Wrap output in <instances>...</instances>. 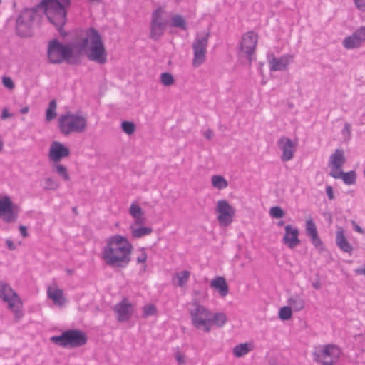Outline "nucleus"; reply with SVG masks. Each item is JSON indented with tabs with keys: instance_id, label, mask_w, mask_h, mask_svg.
I'll list each match as a JSON object with an SVG mask.
<instances>
[{
	"instance_id": "obj_25",
	"label": "nucleus",
	"mask_w": 365,
	"mask_h": 365,
	"mask_svg": "<svg viewBox=\"0 0 365 365\" xmlns=\"http://www.w3.org/2000/svg\"><path fill=\"white\" fill-rule=\"evenodd\" d=\"M336 244L343 252L351 255L353 247L346 240L341 227L336 232Z\"/></svg>"
},
{
	"instance_id": "obj_37",
	"label": "nucleus",
	"mask_w": 365,
	"mask_h": 365,
	"mask_svg": "<svg viewBox=\"0 0 365 365\" xmlns=\"http://www.w3.org/2000/svg\"><path fill=\"white\" fill-rule=\"evenodd\" d=\"M57 103L56 101L53 99L50 101L48 108L46 111V118L48 121H50L54 119L56 117V110Z\"/></svg>"
},
{
	"instance_id": "obj_47",
	"label": "nucleus",
	"mask_w": 365,
	"mask_h": 365,
	"mask_svg": "<svg viewBox=\"0 0 365 365\" xmlns=\"http://www.w3.org/2000/svg\"><path fill=\"white\" fill-rule=\"evenodd\" d=\"M2 83L9 89H13L15 86L13 80L10 77L4 76L2 78Z\"/></svg>"
},
{
	"instance_id": "obj_23",
	"label": "nucleus",
	"mask_w": 365,
	"mask_h": 365,
	"mask_svg": "<svg viewBox=\"0 0 365 365\" xmlns=\"http://www.w3.org/2000/svg\"><path fill=\"white\" fill-rule=\"evenodd\" d=\"M210 287L218 292L221 297L228 294L229 287L225 279L223 277L217 276L210 282Z\"/></svg>"
},
{
	"instance_id": "obj_31",
	"label": "nucleus",
	"mask_w": 365,
	"mask_h": 365,
	"mask_svg": "<svg viewBox=\"0 0 365 365\" xmlns=\"http://www.w3.org/2000/svg\"><path fill=\"white\" fill-rule=\"evenodd\" d=\"M48 295L51 299H53L56 304L62 305L66 302V299L63 296V292L62 289H56L51 291V289H48Z\"/></svg>"
},
{
	"instance_id": "obj_34",
	"label": "nucleus",
	"mask_w": 365,
	"mask_h": 365,
	"mask_svg": "<svg viewBox=\"0 0 365 365\" xmlns=\"http://www.w3.org/2000/svg\"><path fill=\"white\" fill-rule=\"evenodd\" d=\"M52 170L60 175L64 181L70 180V176L66 166L62 164L54 163L52 165Z\"/></svg>"
},
{
	"instance_id": "obj_35",
	"label": "nucleus",
	"mask_w": 365,
	"mask_h": 365,
	"mask_svg": "<svg viewBox=\"0 0 365 365\" xmlns=\"http://www.w3.org/2000/svg\"><path fill=\"white\" fill-rule=\"evenodd\" d=\"M211 181L212 186L219 190L225 189L228 185L227 181L222 175H213L212 177Z\"/></svg>"
},
{
	"instance_id": "obj_43",
	"label": "nucleus",
	"mask_w": 365,
	"mask_h": 365,
	"mask_svg": "<svg viewBox=\"0 0 365 365\" xmlns=\"http://www.w3.org/2000/svg\"><path fill=\"white\" fill-rule=\"evenodd\" d=\"M269 214L272 217L278 219L284 215V212L281 207L274 206L270 209Z\"/></svg>"
},
{
	"instance_id": "obj_14",
	"label": "nucleus",
	"mask_w": 365,
	"mask_h": 365,
	"mask_svg": "<svg viewBox=\"0 0 365 365\" xmlns=\"http://www.w3.org/2000/svg\"><path fill=\"white\" fill-rule=\"evenodd\" d=\"M293 58L294 56L291 54H285L279 58L275 57L274 54H270L267 56L269 69L271 71H287Z\"/></svg>"
},
{
	"instance_id": "obj_2",
	"label": "nucleus",
	"mask_w": 365,
	"mask_h": 365,
	"mask_svg": "<svg viewBox=\"0 0 365 365\" xmlns=\"http://www.w3.org/2000/svg\"><path fill=\"white\" fill-rule=\"evenodd\" d=\"M71 0H41L32 8H25L22 10L26 14L30 16L34 21L38 10L42 9L49 23L65 36L67 33L63 27L67 21L66 8L70 6Z\"/></svg>"
},
{
	"instance_id": "obj_58",
	"label": "nucleus",
	"mask_w": 365,
	"mask_h": 365,
	"mask_svg": "<svg viewBox=\"0 0 365 365\" xmlns=\"http://www.w3.org/2000/svg\"><path fill=\"white\" fill-rule=\"evenodd\" d=\"M355 273L358 275L364 274L365 275V267L364 268H358L355 270Z\"/></svg>"
},
{
	"instance_id": "obj_63",
	"label": "nucleus",
	"mask_w": 365,
	"mask_h": 365,
	"mask_svg": "<svg viewBox=\"0 0 365 365\" xmlns=\"http://www.w3.org/2000/svg\"><path fill=\"white\" fill-rule=\"evenodd\" d=\"M284 221L281 220V221L278 222L277 225L278 226H282L284 225Z\"/></svg>"
},
{
	"instance_id": "obj_45",
	"label": "nucleus",
	"mask_w": 365,
	"mask_h": 365,
	"mask_svg": "<svg viewBox=\"0 0 365 365\" xmlns=\"http://www.w3.org/2000/svg\"><path fill=\"white\" fill-rule=\"evenodd\" d=\"M46 185L45 190H56L59 187V184L51 178L46 179Z\"/></svg>"
},
{
	"instance_id": "obj_36",
	"label": "nucleus",
	"mask_w": 365,
	"mask_h": 365,
	"mask_svg": "<svg viewBox=\"0 0 365 365\" xmlns=\"http://www.w3.org/2000/svg\"><path fill=\"white\" fill-rule=\"evenodd\" d=\"M190 276V272L188 270H184L180 272L175 273V277L178 280V287H183L187 283Z\"/></svg>"
},
{
	"instance_id": "obj_17",
	"label": "nucleus",
	"mask_w": 365,
	"mask_h": 365,
	"mask_svg": "<svg viewBox=\"0 0 365 365\" xmlns=\"http://www.w3.org/2000/svg\"><path fill=\"white\" fill-rule=\"evenodd\" d=\"M68 148L58 141H53L49 148L48 158L54 163L59 162L62 158L70 155Z\"/></svg>"
},
{
	"instance_id": "obj_6",
	"label": "nucleus",
	"mask_w": 365,
	"mask_h": 365,
	"mask_svg": "<svg viewBox=\"0 0 365 365\" xmlns=\"http://www.w3.org/2000/svg\"><path fill=\"white\" fill-rule=\"evenodd\" d=\"M73 52V48L70 44H62L56 38L48 42L47 56L50 63L59 64L64 61L72 63L70 58Z\"/></svg>"
},
{
	"instance_id": "obj_52",
	"label": "nucleus",
	"mask_w": 365,
	"mask_h": 365,
	"mask_svg": "<svg viewBox=\"0 0 365 365\" xmlns=\"http://www.w3.org/2000/svg\"><path fill=\"white\" fill-rule=\"evenodd\" d=\"M342 133L344 134L346 133L348 134V135H351V125L349 123H346L344 124Z\"/></svg>"
},
{
	"instance_id": "obj_7",
	"label": "nucleus",
	"mask_w": 365,
	"mask_h": 365,
	"mask_svg": "<svg viewBox=\"0 0 365 365\" xmlns=\"http://www.w3.org/2000/svg\"><path fill=\"white\" fill-rule=\"evenodd\" d=\"M340 355V349L333 344L315 347L312 353L313 361L320 365H335L339 361Z\"/></svg>"
},
{
	"instance_id": "obj_16",
	"label": "nucleus",
	"mask_w": 365,
	"mask_h": 365,
	"mask_svg": "<svg viewBox=\"0 0 365 365\" xmlns=\"http://www.w3.org/2000/svg\"><path fill=\"white\" fill-rule=\"evenodd\" d=\"M365 41V26L354 31L352 35L346 37L342 42L344 47L346 49H353L361 46Z\"/></svg>"
},
{
	"instance_id": "obj_30",
	"label": "nucleus",
	"mask_w": 365,
	"mask_h": 365,
	"mask_svg": "<svg viewBox=\"0 0 365 365\" xmlns=\"http://www.w3.org/2000/svg\"><path fill=\"white\" fill-rule=\"evenodd\" d=\"M252 350V346L251 344L248 343H241L236 345L233 348V354L235 357L240 358L245 356L250 351Z\"/></svg>"
},
{
	"instance_id": "obj_55",
	"label": "nucleus",
	"mask_w": 365,
	"mask_h": 365,
	"mask_svg": "<svg viewBox=\"0 0 365 365\" xmlns=\"http://www.w3.org/2000/svg\"><path fill=\"white\" fill-rule=\"evenodd\" d=\"M19 230H20V232H21V235L26 237L28 236V232H27V228L26 226L24 225H20L19 227Z\"/></svg>"
},
{
	"instance_id": "obj_3",
	"label": "nucleus",
	"mask_w": 365,
	"mask_h": 365,
	"mask_svg": "<svg viewBox=\"0 0 365 365\" xmlns=\"http://www.w3.org/2000/svg\"><path fill=\"white\" fill-rule=\"evenodd\" d=\"M86 36L74 45L80 51H86L87 58L100 65L107 62L108 53L102 36L94 27H89L86 31Z\"/></svg>"
},
{
	"instance_id": "obj_60",
	"label": "nucleus",
	"mask_w": 365,
	"mask_h": 365,
	"mask_svg": "<svg viewBox=\"0 0 365 365\" xmlns=\"http://www.w3.org/2000/svg\"><path fill=\"white\" fill-rule=\"evenodd\" d=\"M29 107H27V106L26 107H24V108H21L20 113L21 114H26V113H27L29 112Z\"/></svg>"
},
{
	"instance_id": "obj_13",
	"label": "nucleus",
	"mask_w": 365,
	"mask_h": 365,
	"mask_svg": "<svg viewBox=\"0 0 365 365\" xmlns=\"http://www.w3.org/2000/svg\"><path fill=\"white\" fill-rule=\"evenodd\" d=\"M1 217L6 223L14 222L18 217V212L14 211L13 202L8 196L0 199V218Z\"/></svg>"
},
{
	"instance_id": "obj_4",
	"label": "nucleus",
	"mask_w": 365,
	"mask_h": 365,
	"mask_svg": "<svg viewBox=\"0 0 365 365\" xmlns=\"http://www.w3.org/2000/svg\"><path fill=\"white\" fill-rule=\"evenodd\" d=\"M86 118L78 113L68 111L58 118V129L66 136L73 133H82L86 130Z\"/></svg>"
},
{
	"instance_id": "obj_22",
	"label": "nucleus",
	"mask_w": 365,
	"mask_h": 365,
	"mask_svg": "<svg viewBox=\"0 0 365 365\" xmlns=\"http://www.w3.org/2000/svg\"><path fill=\"white\" fill-rule=\"evenodd\" d=\"M329 164L331 165V172H339L341 170L343 165L346 163L344 151L342 149H336L329 157Z\"/></svg>"
},
{
	"instance_id": "obj_50",
	"label": "nucleus",
	"mask_w": 365,
	"mask_h": 365,
	"mask_svg": "<svg viewBox=\"0 0 365 365\" xmlns=\"http://www.w3.org/2000/svg\"><path fill=\"white\" fill-rule=\"evenodd\" d=\"M175 358L179 364H185V356L182 354H181L180 352H178L175 354Z\"/></svg>"
},
{
	"instance_id": "obj_5",
	"label": "nucleus",
	"mask_w": 365,
	"mask_h": 365,
	"mask_svg": "<svg viewBox=\"0 0 365 365\" xmlns=\"http://www.w3.org/2000/svg\"><path fill=\"white\" fill-rule=\"evenodd\" d=\"M50 340L63 348H77L85 345L88 341V337L83 331L72 329L63 331L59 336H53Z\"/></svg>"
},
{
	"instance_id": "obj_8",
	"label": "nucleus",
	"mask_w": 365,
	"mask_h": 365,
	"mask_svg": "<svg viewBox=\"0 0 365 365\" xmlns=\"http://www.w3.org/2000/svg\"><path fill=\"white\" fill-rule=\"evenodd\" d=\"M258 41V34L252 31L245 33L238 46V58H246L249 66L252 65Z\"/></svg>"
},
{
	"instance_id": "obj_10",
	"label": "nucleus",
	"mask_w": 365,
	"mask_h": 365,
	"mask_svg": "<svg viewBox=\"0 0 365 365\" xmlns=\"http://www.w3.org/2000/svg\"><path fill=\"white\" fill-rule=\"evenodd\" d=\"M195 308L190 311L192 325L205 332L210 320L211 311L198 302H194Z\"/></svg>"
},
{
	"instance_id": "obj_39",
	"label": "nucleus",
	"mask_w": 365,
	"mask_h": 365,
	"mask_svg": "<svg viewBox=\"0 0 365 365\" xmlns=\"http://www.w3.org/2000/svg\"><path fill=\"white\" fill-rule=\"evenodd\" d=\"M160 82L165 86H169L175 83L173 76L169 72H164L160 74Z\"/></svg>"
},
{
	"instance_id": "obj_33",
	"label": "nucleus",
	"mask_w": 365,
	"mask_h": 365,
	"mask_svg": "<svg viewBox=\"0 0 365 365\" xmlns=\"http://www.w3.org/2000/svg\"><path fill=\"white\" fill-rule=\"evenodd\" d=\"M170 26L175 28H179L183 31L187 29L185 19L182 16L179 14H175L172 17Z\"/></svg>"
},
{
	"instance_id": "obj_18",
	"label": "nucleus",
	"mask_w": 365,
	"mask_h": 365,
	"mask_svg": "<svg viewBox=\"0 0 365 365\" xmlns=\"http://www.w3.org/2000/svg\"><path fill=\"white\" fill-rule=\"evenodd\" d=\"M113 311L117 314V320L119 322H126L133 314V304L124 298L114 306Z\"/></svg>"
},
{
	"instance_id": "obj_48",
	"label": "nucleus",
	"mask_w": 365,
	"mask_h": 365,
	"mask_svg": "<svg viewBox=\"0 0 365 365\" xmlns=\"http://www.w3.org/2000/svg\"><path fill=\"white\" fill-rule=\"evenodd\" d=\"M356 7L361 11L365 12V0H354Z\"/></svg>"
},
{
	"instance_id": "obj_19",
	"label": "nucleus",
	"mask_w": 365,
	"mask_h": 365,
	"mask_svg": "<svg viewBox=\"0 0 365 365\" xmlns=\"http://www.w3.org/2000/svg\"><path fill=\"white\" fill-rule=\"evenodd\" d=\"M299 232L297 227L292 225H287L284 227V235L282 239L283 242L290 249H293L300 244L299 239Z\"/></svg>"
},
{
	"instance_id": "obj_42",
	"label": "nucleus",
	"mask_w": 365,
	"mask_h": 365,
	"mask_svg": "<svg viewBox=\"0 0 365 365\" xmlns=\"http://www.w3.org/2000/svg\"><path fill=\"white\" fill-rule=\"evenodd\" d=\"M157 314V308L153 304H146L143 307V316L146 318L149 316L155 315Z\"/></svg>"
},
{
	"instance_id": "obj_28",
	"label": "nucleus",
	"mask_w": 365,
	"mask_h": 365,
	"mask_svg": "<svg viewBox=\"0 0 365 365\" xmlns=\"http://www.w3.org/2000/svg\"><path fill=\"white\" fill-rule=\"evenodd\" d=\"M289 306L296 312L302 310L305 306V302L299 294L292 295L287 301Z\"/></svg>"
},
{
	"instance_id": "obj_15",
	"label": "nucleus",
	"mask_w": 365,
	"mask_h": 365,
	"mask_svg": "<svg viewBox=\"0 0 365 365\" xmlns=\"http://www.w3.org/2000/svg\"><path fill=\"white\" fill-rule=\"evenodd\" d=\"M296 144L289 138L282 136L277 141L278 148L282 151L280 157L282 162H287L293 158L296 150Z\"/></svg>"
},
{
	"instance_id": "obj_59",
	"label": "nucleus",
	"mask_w": 365,
	"mask_h": 365,
	"mask_svg": "<svg viewBox=\"0 0 365 365\" xmlns=\"http://www.w3.org/2000/svg\"><path fill=\"white\" fill-rule=\"evenodd\" d=\"M312 287L315 289H319L321 288V283H320L319 280L318 279L316 282H313L312 283Z\"/></svg>"
},
{
	"instance_id": "obj_49",
	"label": "nucleus",
	"mask_w": 365,
	"mask_h": 365,
	"mask_svg": "<svg viewBox=\"0 0 365 365\" xmlns=\"http://www.w3.org/2000/svg\"><path fill=\"white\" fill-rule=\"evenodd\" d=\"M326 193L329 200H333L334 198L333 188L331 185L326 187Z\"/></svg>"
},
{
	"instance_id": "obj_24",
	"label": "nucleus",
	"mask_w": 365,
	"mask_h": 365,
	"mask_svg": "<svg viewBox=\"0 0 365 365\" xmlns=\"http://www.w3.org/2000/svg\"><path fill=\"white\" fill-rule=\"evenodd\" d=\"M329 175L335 179H342L343 182L348 185H354L356 181V174L354 170L344 173L341 170L339 172H330Z\"/></svg>"
},
{
	"instance_id": "obj_44",
	"label": "nucleus",
	"mask_w": 365,
	"mask_h": 365,
	"mask_svg": "<svg viewBox=\"0 0 365 365\" xmlns=\"http://www.w3.org/2000/svg\"><path fill=\"white\" fill-rule=\"evenodd\" d=\"M130 214L133 217H140V215H143V212L142 208L138 205L137 204L132 203L130 209H129Z\"/></svg>"
},
{
	"instance_id": "obj_12",
	"label": "nucleus",
	"mask_w": 365,
	"mask_h": 365,
	"mask_svg": "<svg viewBox=\"0 0 365 365\" xmlns=\"http://www.w3.org/2000/svg\"><path fill=\"white\" fill-rule=\"evenodd\" d=\"M33 22L34 20L30 18V16L21 11L16 21V35L22 38L31 36Z\"/></svg>"
},
{
	"instance_id": "obj_61",
	"label": "nucleus",
	"mask_w": 365,
	"mask_h": 365,
	"mask_svg": "<svg viewBox=\"0 0 365 365\" xmlns=\"http://www.w3.org/2000/svg\"><path fill=\"white\" fill-rule=\"evenodd\" d=\"M360 123L361 125L365 124V112L361 115Z\"/></svg>"
},
{
	"instance_id": "obj_32",
	"label": "nucleus",
	"mask_w": 365,
	"mask_h": 365,
	"mask_svg": "<svg viewBox=\"0 0 365 365\" xmlns=\"http://www.w3.org/2000/svg\"><path fill=\"white\" fill-rule=\"evenodd\" d=\"M130 230L131 235L134 238H140L153 232V228L150 227H134L133 225H131Z\"/></svg>"
},
{
	"instance_id": "obj_20",
	"label": "nucleus",
	"mask_w": 365,
	"mask_h": 365,
	"mask_svg": "<svg viewBox=\"0 0 365 365\" xmlns=\"http://www.w3.org/2000/svg\"><path fill=\"white\" fill-rule=\"evenodd\" d=\"M305 232L310 237L312 244L316 247L323 250V242L318 235L317 226L312 217L305 222Z\"/></svg>"
},
{
	"instance_id": "obj_27",
	"label": "nucleus",
	"mask_w": 365,
	"mask_h": 365,
	"mask_svg": "<svg viewBox=\"0 0 365 365\" xmlns=\"http://www.w3.org/2000/svg\"><path fill=\"white\" fill-rule=\"evenodd\" d=\"M16 292L11 287L4 281H0V299L4 302L10 300L13 297H17Z\"/></svg>"
},
{
	"instance_id": "obj_11",
	"label": "nucleus",
	"mask_w": 365,
	"mask_h": 365,
	"mask_svg": "<svg viewBox=\"0 0 365 365\" xmlns=\"http://www.w3.org/2000/svg\"><path fill=\"white\" fill-rule=\"evenodd\" d=\"M216 212L219 224L226 227L233 222L236 210L226 200H220L217 203Z\"/></svg>"
},
{
	"instance_id": "obj_64",
	"label": "nucleus",
	"mask_w": 365,
	"mask_h": 365,
	"mask_svg": "<svg viewBox=\"0 0 365 365\" xmlns=\"http://www.w3.org/2000/svg\"><path fill=\"white\" fill-rule=\"evenodd\" d=\"M3 149V142L2 140L0 139V152Z\"/></svg>"
},
{
	"instance_id": "obj_40",
	"label": "nucleus",
	"mask_w": 365,
	"mask_h": 365,
	"mask_svg": "<svg viewBox=\"0 0 365 365\" xmlns=\"http://www.w3.org/2000/svg\"><path fill=\"white\" fill-rule=\"evenodd\" d=\"M121 128L126 134L132 135L135 131L136 126L133 122L125 120L121 123Z\"/></svg>"
},
{
	"instance_id": "obj_54",
	"label": "nucleus",
	"mask_w": 365,
	"mask_h": 365,
	"mask_svg": "<svg viewBox=\"0 0 365 365\" xmlns=\"http://www.w3.org/2000/svg\"><path fill=\"white\" fill-rule=\"evenodd\" d=\"M12 116V114L9 113L7 108H4L1 113V119H6Z\"/></svg>"
},
{
	"instance_id": "obj_62",
	"label": "nucleus",
	"mask_w": 365,
	"mask_h": 365,
	"mask_svg": "<svg viewBox=\"0 0 365 365\" xmlns=\"http://www.w3.org/2000/svg\"><path fill=\"white\" fill-rule=\"evenodd\" d=\"M72 211H73V212L75 215H78V211H77V207H73L72 208Z\"/></svg>"
},
{
	"instance_id": "obj_9",
	"label": "nucleus",
	"mask_w": 365,
	"mask_h": 365,
	"mask_svg": "<svg viewBox=\"0 0 365 365\" xmlns=\"http://www.w3.org/2000/svg\"><path fill=\"white\" fill-rule=\"evenodd\" d=\"M210 36V31L197 34L192 44L193 51L192 66L194 67H198L205 62Z\"/></svg>"
},
{
	"instance_id": "obj_26",
	"label": "nucleus",
	"mask_w": 365,
	"mask_h": 365,
	"mask_svg": "<svg viewBox=\"0 0 365 365\" xmlns=\"http://www.w3.org/2000/svg\"><path fill=\"white\" fill-rule=\"evenodd\" d=\"M167 23L150 22V38L154 41H158L164 34Z\"/></svg>"
},
{
	"instance_id": "obj_46",
	"label": "nucleus",
	"mask_w": 365,
	"mask_h": 365,
	"mask_svg": "<svg viewBox=\"0 0 365 365\" xmlns=\"http://www.w3.org/2000/svg\"><path fill=\"white\" fill-rule=\"evenodd\" d=\"M147 259H148V255H147L145 249L142 248L140 254L137 257V259H136L137 263L138 264H145ZM145 267H146V266H145V264H144V268H143L144 270L145 269Z\"/></svg>"
},
{
	"instance_id": "obj_41",
	"label": "nucleus",
	"mask_w": 365,
	"mask_h": 365,
	"mask_svg": "<svg viewBox=\"0 0 365 365\" xmlns=\"http://www.w3.org/2000/svg\"><path fill=\"white\" fill-rule=\"evenodd\" d=\"M278 314L281 320H288L292 317V309L289 306H284L279 309Z\"/></svg>"
},
{
	"instance_id": "obj_53",
	"label": "nucleus",
	"mask_w": 365,
	"mask_h": 365,
	"mask_svg": "<svg viewBox=\"0 0 365 365\" xmlns=\"http://www.w3.org/2000/svg\"><path fill=\"white\" fill-rule=\"evenodd\" d=\"M6 244L9 250H14L16 249V245L14 244L11 240L7 239L6 240Z\"/></svg>"
},
{
	"instance_id": "obj_57",
	"label": "nucleus",
	"mask_w": 365,
	"mask_h": 365,
	"mask_svg": "<svg viewBox=\"0 0 365 365\" xmlns=\"http://www.w3.org/2000/svg\"><path fill=\"white\" fill-rule=\"evenodd\" d=\"M353 224L354 225V230L359 232V233H361V234H364V230H363L362 227H361L359 225L355 224V222L353 221Z\"/></svg>"
},
{
	"instance_id": "obj_1",
	"label": "nucleus",
	"mask_w": 365,
	"mask_h": 365,
	"mask_svg": "<svg viewBox=\"0 0 365 365\" xmlns=\"http://www.w3.org/2000/svg\"><path fill=\"white\" fill-rule=\"evenodd\" d=\"M133 249L132 244L125 237L115 235L108 238L103 248L102 258L113 269H124L131 261Z\"/></svg>"
},
{
	"instance_id": "obj_56",
	"label": "nucleus",
	"mask_w": 365,
	"mask_h": 365,
	"mask_svg": "<svg viewBox=\"0 0 365 365\" xmlns=\"http://www.w3.org/2000/svg\"><path fill=\"white\" fill-rule=\"evenodd\" d=\"M204 137L206 138V139H208V140H210L213 137V132L212 130L210 129H208L207 130L205 133H204Z\"/></svg>"
},
{
	"instance_id": "obj_38",
	"label": "nucleus",
	"mask_w": 365,
	"mask_h": 365,
	"mask_svg": "<svg viewBox=\"0 0 365 365\" xmlns=\"http://www.w3.org/2000/svg\"><path fill=\"white\" fill-rule=\"evenodd\" d=\"M164 12V10L161 7H158L155 9L152 13L150 22L167 23L166 20L163 19V14Z\"/></svg>"
},
{
	"instance_id": "obj_21",
	"label": "nucleus",
	"mask_w": 365,
	"mask_h": 365,
	"mask_svg": "<svg viewBox=\"0 0 365 365\" xmlns=\"http://www.w3.org/2000/svg\"><path fill=\"white\" fill-rule=\"evenodd\" d=\"M227 317L225 313L222 312L212 313L211 312L210 320L208 322L205 332L209 333L211 331L212 326L221 328L227 323Z\"/></svg>"
},
{
	"instance_id": "obj_51",
	"label": "nucleus",
	"mask_w": 365,
	"mask_h": 365,
	"mask_svg": "<svg viewBox=\"0 0 365 365\" xmlns=\"http://www.w3.org/2000/svg\"><path fill=\"white\" fill-rule=\"evenodd\" d=\"M134 218L135 219V224L137 225H142L145 223V218L143 215H140V217Z\"/></svg>"
},
{
	"instance_id": "obj_29",
	"label": "nucleus",
	"mask_w": 365,
	"mask_h": 365,
	"mask_svg": "<svg viewBox=\"0 0 365 365\" xmlns=\"http://www.w3.org/2000/svg\"><path fill=\"white\" fill-rule=\"evenodd\" d=\"M4 302L8 303L9 309L15 313L16 318L19 319L23 316V313L21 310V302L18 295L17 297H13L10 299V300Z\"/></svg>"
}]
</instances>
